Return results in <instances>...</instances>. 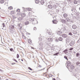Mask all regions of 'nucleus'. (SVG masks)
Segmentation results:
<instances>
[{
    "label": "nucleus",
    "mask_w": 80,
    "mask_h": 80,
    "mask_svg": "<svg viewBox=\"0 0 80 80\" xmlns=\"http://www.w3.org/2000/svg\"><path fill=\"white\" fill-rule=\"evenodd\" d=\"M61 22L62 23H65L66 22H72V21L71 20H70L69 18H66V19L65 20L62 19L61 21Z\"/></svg>",
    "instance_id": "f257e3e1"
},
{
    "label": "nucleus",
    "mask_w": 80,
    "mask_h": 80,
    "mask_svg": "<svg viewBox=\"0 0 80 80\" xmlns=\"http://www.w3.org/2000/svg\"><path fill=\"white\" fill-rule=\"evenodd\" d=\"M38 47L40 50H42V49H43V46H42V45L40 42H38Z\"/></svg>",
    "instance_id": "f03ea898"
},
{
    "label": "nucleus",
    "mask_w": 80,
    "mask_h": 80,
    "mask_svg": "<svg viewBox=\"0 0 80 80\" xmlns=\"http://www.w3.org/2000/svg\"><path fill=\"white\" fill-rule=\"evenodd\" d=\"M30 21H31V22H33V21H34V23H33V22H32V24L33 25H35L36 24V22H37V24L38 23V21L37 20H34V19L33 18H30L29 19Z\"/></svg>",
    "instance_id": "7ed1b4c3"
},
{
    "label": "nucleus",
    "mask_w": 80,
    "mask_h": 80,
    "mask_svg": "<svg viewBox=\"0 0 80 80\" xmlns=\"http://www.w3.org/2000/svg\"><path fill=\"white\" fill-rule=\"evenodd\" d=\"M10 32L12 33H13V34H15V33H16V32H15V30L14 29H10Z\"/></svg>",
    "instance_id": "20e7f679"
},
{
    "label": "nucleus",
    "mask_w": 80,
    "mask_h": 80,
    "mask_svg": "<svg viewBox=\"0 0 80 80\" xmlns=\"http://www.w3.org/2000/svg\"><path fill=\"white\" fill-rule=\"evenodd\" d=\"M20 9H18L17 10H16V12H18L17 13V14L18 15H20Z\"/></svg>",
    "instance_id": "39448f33"
},
{
    "label": "nucleus",
    "mask_w": 80,
    "mask_h": 80,
    "mask_svg": "<svg viewBox=\"0 0 80 80\" xmlns=\"http://www.w3.org/2000/svg\"><path fill=\"white\" fill-rule=\"evenodd\" d=\"M61 36L63 38H66V37H67V34H62L61 35Z\"/></svg>",
    "instance_id": "423d86ee"
},
{
    "label": "nucleus",
    "mask_w": 80,
    "mask_h": 80,
    "mask_svg": "<svg viewBox=\"0 0 80 80\" xmlns=\"http://www.w3.org/2000/svg\"><path fill=\"white\" fill-rule=\"evenodd\" d=\"M18 27H20V29H21L23 27L22 24L21 23L18 24Z\"/></svg>",
    "instance_id": "0eeeda50"
},
{
    "label": "nucleus",
    "mask_w": 80,
    "mask_h": 80,
    "mask_svg": "<svg viewBox=\"0 0 80 80\" xmlns=\"http://www.w3.org/2000/svg\"><path fill=\"white\" fill-rule=\"evenodd\" d=\"M66 65H67L68 67H69L70 66V65H71V62L70 61H68Z\"/></svg>",
    "instance_id": "6e6552de"
},
{
    "label": "nucleus",
    "mask_w": 80,
    "mask_h": 80,
    "mask_svg": "<svg viewBox=\"0 0 80 80\" xmlns=\"http://www.w3.org/2000/svg\"><path fill=\"white\" fill-rule=\"evenodd\" d=\"M48 42H51L53 41V39L50 38H48Z\"/></svg>",
    "instance_id": "1a4fd4ad"
},
{
    "label": "nucleus",
    "mask_w": 80,
    "mask_h": 80,
    "mask_svg": "<svg viewBox=\"0 0 80 80\" xmlns=\"http://www.w3.org/2000/svg\"><path fill=\"white\" fill-rule=\"evenodd\" d=\"M62 32L60 31L57 32V34L58 35H60V34H62Z\"/></svg>",
    "instance_id": "9d476101"
},
{
    "label": "nucleus",
    "mask_w": 80,
    "mask_h": 80,
    "mask_svg": "<svg viewBox=\"0 0 80 80\" xmlns=\"http://www.w3.org/2000/svg\"><path fill=\"white\" fill-rule=\"evenodd\" d=\"M70 39L68 38H66V43H67L68 42V43H69L70 42Z\"/></svg>",
    "instance_id": "9b49d317"
},
{
    "label": "nucleus",
    "mask_w": 80,
    "mask_h": 80,
    "mask_svg": "<svg viewBox=\"0 0 80 80\" xmlns=\"http://www.w3.org/2000/svg\"><path fill=\"white\" fill-rule=\"evenodd\" d=\"M68 16V15L67 13H64L63 14V17L64 18H66V17H67Z\"/></svg>",
    "instance_id": "f8f14e48"
},
{
    "label": "nucleus",
    "mask_w": 80,
    "mask_h": 80,
    "mask_svg": "<svg viewBox=\"0 0 80 80\" xmlns=\"http://www.w3.org/2000/svg\"><path fill=\"white\" fill-rule=\"evenodd\" d=\"M41 4L42 5H43L44 4V2L43 0H41L40 2Z\"/></svg>",
    "instance_id": "ddd939ff"
},
{
    "label": "nucleus",
    "mask_w": 80,
    "mask_h": 80,
    "mask_svg": "<svg viewBox=\"0 0 80 80\" xmlns=\"http://www.w3.org/2000/svg\"><path fill=\"white\" fill-rule=\"evenodd\" d=\"M29 24V22L28 21H27L24 22V24L25 25H28Z\"/></svg>",
    "instance_id": "4468645a"
},
{
    "label": "nucleus",
    "mask_w": 80,
    "mask_h": 80,
    "mask_svg": "<svg viewBox=\"0 0 80 80\" xmlns=\"http://www.w3.org/2000/svg\"><path fill=\"white\" fill-rule=\"evenodd\" d=\"M70 46H73L74 45V42H73L72 41L69 44Z\"/></svg>",
    "instance_id": "2eb2a0df"
},
{
    "label": "nucleus",
    "mask_w": 80,
    "mask_h": 80,
    "mask_svg": "<svg viewBox=\"0 0 80 80\" xmlns=\"http://www.w3.org/2000/svg\"><path fill=\"white\" fill-rule=\"evenodd\" d=\"M63 31H66L67 30V27H64L62 28Z\"/></svg>",
    "instance_id": "dca6fc26"
},
{
    "label": "nucleus",
    "mask_w": 80,
    "mask_h": 80,
    "mask_svg": "<svg viewBox=\"0 0 80 80\" xmlns=\"http://www.w3.org/2000/svg\"><path fill=\"white\" fill-rule=\"evenodd\" d=\"M48 7L49 8H50V9H52V8H53V7L51 5H49L48 6Z\"/></svg>",
    "instance_id": "f3484780"
},
{
    "label": "nucleus",
    "mask_w": 80,
    "mask_h": 80,
    "mask_svg": "<svg viewBox=\"0 0 80 80\" xmlns=\"http://www.w3.org/2000/svg\"><path fill=\"white\" fill-rule=\"evenodd\" d=\"M70 68L71 69H74V68H75V67L74 66L72 65H71L70 66Z\"/></svg>",
    "instance_id": "a211bd4d"
},
{
    "label": "nucleus",
    "mask_w": 80,
    "mask_h": 80,
    "mask_svg": "<svg viewBox=\"0 0 80 80\" xmlns=\"http://www.w3.org/2000/svg\"><path fill=\"white\" fill-rule=\"evenodd\" d=\"M77 27L75 25H73L72 26V28L73 29H75L77 28Z\"/></svg>",
    "instance_id": "6ab92c4d"
},
{
    "label": "nucleus",
    "mask_w": 80,
    "mask_h": 80,
    "mask_svg": "<svg viewBox=\"0 0 80 80\" xmlns=\"http://www.w3.org/2000/svg\"><path fill=\"white\" fill-rule=\"evenodd\" d=\"M5 2V0H1L0 1V3H3Z\"/></svg>",
    "instance_id": "aec40b11"
},
{
    "label": "nucleus",
    "mask_w": 80,
    "mask_h": 80,
    "mask_svg": "<svg viewBox=\"0 0 80 80\" xmlns=\"http://www.w3.org/2000/svg\"><path fill=\"white\" fill-rule=\"evenodd\" d=\"M26 14H25V13H22L21 14V16L22 17H25Z\"/></svg>",
    "instance_id": "412c9836"
},
{
    "label": "nucleus",
    "mask_w": 80,
    "mask_h": 80,
    "mask_svg": "<svg viewBox=\"0 0 80 80\" xmlns=\"http://www.w3.org/2000/svg\"><path fill=\"white\" fill-rule=\"evenodd\" d=\"M28 42L29 43H30V44H31V43H32V40L30 39H28Z\"/></svg>",
    "instance_id": "4be33fe9"
},
{
    "label": "nucleus",
    "mask_w": 80,
    "mask_h": 80,
    "mask_svg": "<svg viewBox=\"0 0 80 80\" xmlns=\"http://www.w3.org/2000/svg\"><path fill=\"white\" fill-rule=\"evenodd\" d=\"M58 40L59 41H62L63 40V38L62 37H59L58 38Z\"/></svg>",
    "instance_id": "5701e85b"
},
{
    "label": "nucleus",
    "mask_w": 80,
    "mask_h": 80,
    "mask_svg": "<svg viewBox=\"0 0 80 80\" xmlns=\"http://www.w3.org/2000/svg\"><path fill=\"white\" fill-rule=\"evenodd\" d=\"M76 57H80V53H79L78 52L76 53Z\"/></svg>",
    "instance_id": "b1692460"
},
{
    "label": "nucleus",
    "mask_w": 80,
    "mask_h": 80,
    "mask_svg": "<svg viewBox=\"0 0 80 80\" xmlns=\"http://www.w3.org/2000/svg\"><path fill=\"white\" fill-rule=\"evenodd\" d=\"M35 2L36 3H38L40 2V1H39V0H36Z\"/></svg>",
    "instance_id": "393cba45"
},
{
    "label": "nucleus",
    "mask_w": 80,
    "mask_h": 80,
    "mask_svg": "<svg viewBox=\"0 0 80 80\" xmlns=\"http://www.w3.org/2000/svg\"><path fill=\"white\" fill-rule=\"evenodd\" d=\"M48 35H50V36H52V32H48Z\"/></svg>",
    "instance_id": "a878e982"
},
{
    "label": "nucleus",
    "mask_w": 80,
    "mask_h": 80,
    "mask_svg": "<svg viewBox=\"0 0 80 80\" xmlns=\"http://www.w3.org/2000/svg\"><path fill=\"white\" fill-rule=\"evenodd\" d=\"M1 27H3V28H4V27H5V23H2V26H1Z\"/></svg>",
    "instance_id": "bb28decb"
},
{
    "label": "nucleus",
    "mask_w": 80,
    "mask_h": 80,
    "mask_svg": "<svg viewBox=\"0 0 80 80\" xmlns=\"http://www.w3.org/2000/svg\"><path fill=\"white\" fill-rule=\"evenodd\" d=\"M74 3V4H77V3H78V1H77V0H74L73 2Z\"/></svg>",
    "instance_id": "cd10ccee"
},
{
    "label": "nucleus",
    "mask_w": 80,
    "mask_h": 80,
    "mask_svg": "<svg viewBox=\"0 0 80 80\" xmlns=\"http://www.w3.org/2000/svg\"><path fill=\"white\" fill-rule=\"evenodd\" d=\"M8 9L9 10H12V9H13V7H12V6H10L8 8Z\"/></svg>",
    "instance_id": "c85d7f7f"
},
{
    "label": "nucleus",
    "mask_w": 80,
    "mask_h": 80,
    "mask_svg": "<svg viewBox=\"0 0 80 80\" xmlns=\"http://www.w3.org/2000/svg\"><path fill=\"white\" fill-rule=\"evenodd\" d=\"M58 53H59V52L56 53L54 54L53 55L54 56H57L58 55Z\"/></svg>",
    "instance_id": "c756f323"
},
{
    "label": "nucleus",
    "mask_w": 80,
    "mask_h": 80,
    "mask_svg": "<svg viewBox=\"0 0 80 80\" xmlns=\"http://www.w3.org/2000/svg\"><path fill=\"white\" fill-rule=\"evenodd\" d=\"M68 57H69V58H71V55L70 54H68Z\"/></svg>",
    "instance_id": "7c9ffc66"
},
{
    "label": "nucleus",
    "mask_w": 80,
    "mask_h": 80,
    "mask_svg": "<svg viewBox=\"0 0 80 80\" xmlns=\"http://www.w3.org/2000/svg\"><path fill=\"white\" fill-rule=\"evenodd\" d=\"M56 22V20H53L52 21V22L53 23H54V24H56V23L55 22Z\"/></svg>",
    "instance_id": "2f4dec72"
},
{
    "label": "nucleus",
    "mask_w": 80,
    "mask_h": 80,
    "mask_svg": "<svg viewBox=\"0 0 80 80\" xmlns=\"http://www.w3.org/2000/svg\"><path fill=\"white\" fill-rule=\"evenodd\" d=\"M73 34L74 35H76V34H77V32H73Z\"/></svg>",
    "instance_id": "473e14b6"
},
{
    "label": "nucleus",
    "mask_w": 80,
    "mask_h": 80,
    "mask_svg": "<svg viewBox=\"0 0 80 80\" xmlns=\"http://www.w3.org/2000/svg\"><path fill=\"white\" fill-rule=\"evenodd\" d=\"M27 10L28 11H31V8H28L27 9Z\"/></svg>",
    "instance_id": "72a5a7b5"
},
{
    "label": "nucleus",
    "mask_w": 80,
    "mask_h": 80,
    "mask_svg": "<svg viewBox=\"0 0 80 80\" xmlns=\"http://www.w3.org/2000/svg\"><path fill=\"white\" fill-rule=\"evenodd\" d=\"M14 28V26H13V25L11 26V28H12V29H13V28Z\"/></svg>",
    "instance_id": "f704fd0d"
},
{
    "label": "nucleus",
    "mask_w": 80,
    "mask_h": 80,
    "mask_svg": "<svg viewBox=\"0 0 80 80\" xmlns=\"http://www.w3.org/2000/svg\"><path fill=\"white\" fill-rule=\"evenodd\" d=\"M17 58H19V55L17 54Z\"/></svg>",
    "instance_id": "c9c22d12"
},
{
    "label": "nucleus",
    "mask_w": 80,
    "mask_h": 80,
    "mask_svg": "<svg viewBox=\"0 0 80 80\" xmlns=\"http://www.w3.org/2000/svg\"><path fill=\"white\" fill-rule=\"evenodd\" d=\"M64 58H65L66 60H68V58H67V57L66 56H64Z\"/></svg>",
    "instance_id": "e433bc0d"
},
{
    "label": "nucleus",
    "mask_w": 80,
    "mask_h": 80,
    "mask_svg": "<svg viewBox=\"0 0 80 80\" xmlns=\"http://www.w3.org/2000/svg\"><path fill=\"white\" fill-rule=\"evenodd\" d=\"M33 30H37V28L35 27H34L33 28Z\"/></svg>",
    "instance_id": "4c0bfd02"
},
{
    "label": "nucleus",
    "mask_w": 80,
    "mask_h": 80,
    "mask_svg": "<svg viewBox=\"0 0 80 80\" xmlns=\"http://www.w3.org/2000/svg\"><path fill=\"white\" fill-rule=\"evenodd\" d=\"M68 35H71V36H72V32H69L68 34Z\"/></svg>",
    "instance_id": "58836bf2"
},
{
    "label": "nucleus",
    "mask_w": 80,
    "mask_h": 80,
    "mask_svg": "<svg viewBox=\"0 0 80 80\" xmlns=\"http://www.w3.org/2000/svg\"><path fill=\"white\" fill-rule=\"evenodd\" d=\"M56 12H57L58 13H59V10L58 9H57Z\"/></svg>",
    "instance_id": "ea45409f"
},
{
    "label": "nucleus",
    "mask_w": 80,
    "mask_h": 80,
    "mask_svg": "<svg viewBox=\"0 0 80 80\" xmlns=\"http://www.w3.org/2000/svg\"><path fill=\"white\" fill-rule=\"evenodd\" d=\"M79 64H80V63L79 62H77L76 63V65L77 66H78L79 65Z\"/></svg>",
    "instance_id": "a19ab883"
},
{
    "label": "nucleus",
    "mask_w": 80,
    "mask_h": 80,
    "mask_svg": "<svg viewBox=\"0 0 80 80\" xmlns=\"http://www.w3.org/2000/svg\"><path fill=\"white\" fill-rule=\"evenodd\" d=\"M55 41L56 42H58V40L57 39H56L55 40Z\"/></svg>",
    "instance_id": "79ce46f5"
},
{
    "label": "nucleus",
    "mask_w": 80,
    "mask_h": 80,
    "mask_svg": "<svg viewBox=\"0 0 80 80\" xmlns=\"http://www.w3.org/2000/svg\"><path fill=\"white\" fill-rule=\"evenodd\" d=\"M28 69H29L30 70H32V69L30 67H28Z\"/></svg>",
    "instance_id": "37998d69"
},
{
    "label": "nucleus",
    "mask_w": 80,
    "mask_h": 80,
    "mask_svg": "<svg viewBox=\"0 0 80 80\" xmlns=\"http://www.w3.org/2000/svg\"><path fill=\"white\" fill-rule=\"evenodd\" d=\"M68 51V50L67 49H65L64 50V52H67Z\"/></svg>",
    "instance_id": "c03bdc74"
},
{
    "label": "nucleus",
    "mask_w": 80,
    "mask_h": 80,
    "mask_svg": "<svg viewBox=\"0 0 80 80\" xmlns=\"http://www.w3.org/2000/svg\"><path fill=\"white\" fill-rule=\"evenodd\" d=\"M73 49V48H71L69 49V50H72Z\"/></svg>",
    "instance_id": "a18cd8bd"
},
{
    "label": "nucleus",
    "mask_w": 80,
    "mask_h": 80,
    "mask_svg": "<svg viewBox=\"0 0 80 80\" xmlns=\"http://www.w3.org/2000/svg\"><path fill=\"white\" fill-rule=\"evenodd\" d=\"M80 40H79L77 42L78 43H80Z\"/></svg>",
    "instance_id": "49530a36"
},
{
    "label": "nucleus",
    "mask_w": 80,
    "mask_h": 80,
    "mask_svg": "<svg viewBox=\"0 0 80 80\" xmlns=\"http://www.w3.org/2000/svg\"><path fill=\"white\" fill-rule=\"evenodd\" d=\"M10 50V51H12L13 50V48H11Z\"/></svg>",
    "instance_id": "de8ad7c7"
},
{
    "label": "nucleus",
    "mask_w": 80,
    "mask_h": 80,
    "mask_svg": "<svg viewBox=\"0 0 80 80\" xmlns=\"http://www.w3.org/2000/svg\"><path fill=\"white\" fill-rule=\"evenodd\" d=\"M38 67H39L40 68H41V67H42V66H41V65H39V66H38Z\"/></svg>",
    "instance_id": "09e8293b"
},
{
    "label": "nucleus",
    "mask_w": 80,
    "mask_h": 80,
    "mask_svg": "<svg viewBox=\"0 0 80 80\" xmlns=\"http://www.w3.org/2000/svg\"><path fill=\"white\" fill-rule=\"evenodd\" d=\"M70 17H72L73 16V15H72V14H71L70 15Z\"/></svg>",
    "instance_id": "8fccbe9b"
},
{
    "label": "nucleus",
    "mask_w": 80,
    "mask_h": 80,
    "mask_svg": "<svg viewBox=\"0 0 80 80\" xmlns=\"http://www.w3.org/2000/svg\"><path fill=\"white\" fill-rule=\"evenodd\" d=\"M78 2L80 3V0H78Z\"/></svg>",
    "instance_id": "3c124183"
},
{
    "label": "nucleus",
    "mask_w": 80,
    "mask_h": 80,
    "mask_svg": "<svg viewBox=\"0 0 80 80\" xmlns=\"http://www.w3.org/2000/svg\"><path fill=\"white\" fill-rule=\"evenodd\" d=\"M42 70H43V69H42L41 70H39V71H42Z\"/></svg>",
    "instance_id": "603ef678"
},
{
    "label": "nucleus",
    "mask_w": 80,
    "mask_h": 80,
    "mask_svg": "<svg viewBox=\"0 0 80 80\" xmlns=\"http://www.w3.org/2000/svg\"><path fill=\"white\" fill-rule=\"evenodd\" d=\"M15 62H16L17 63L18 62V61L16 60H15Z\"/></svg>",
    "instance_id": "864d4df0"
},
{
    "label": "nucleus",
    "mask_w": 80,
    "mask_h": 80,
    "mask_svg": "<svg viewBox=\"0 0 80 80\" xmlns=\"http://www.w3.org/2000/svg\"><path fill=\"white\" fill-rule=\"evenodd\" d=\"M14 64H15V63H12V65H14Z\"/></svg>",
    "instance_id": "5fc2aeb1"
},
{
    "label": "nucleus",
    "mask_w": 80,
    "mask_h": 80,
    "mask_svg": "<svg viewBox=\"0 0 80 80\" xmlns=\"http://www.w3.org/2000/svg\"><path fill=\"white\" fill-rule=\"evenodd\" d=\"M16 60V59H13V60H14V61H15Z\"/></svg>",
    "instance_id": "6e6d98bb"
},
{
    "label": "nucleus",
    "mask_w": 80,
    "mask_h": 80,
    "mask_svg": "<svg viewBox=\"0 0 80 80\" xmlns=\"http://www.w3.org/2000/svg\"><path fill=\"white\" fill-rule=\"evenodd\" d=\"M76 53V52H73L74 53Z\"/></svg>",
    "instance_id": "4d7b16f0"
},
{
    "label": "nucleus",
    "mask_w": 80,
    "mask_h": 80,
    "mask_svg": "<svg viewBox=\"0 0 80 80\" xmlns=\"http://www.w3.org/2000/svg\"><path fill=\"white\" fill-rule=\"evenodd\" d=\"M21 60H22V62H23V60L22 59H21Z\"/></svg>",
    "instance_id": "13d9d810"
},
{
    "label": "nucleus",
    "mask_w": 80,
    "mask_h": 80,
    "mask_svg": "<svg viewBox=\"0 0 80 80\" xmlns=\"http://www.w3.org/2000/svg\"><path fill=\"white\" fill-rule=\"evenodd\" d=\"M6 3L7 4V3H5V4H4V5H5V4H6Z\"/></svg>",
    "instance_id": "bf43d9fd"
},
{
    "label": "nucleus",
    "mask_w": 80,
    "mask_h": 80,
    "mask_svg": "<svg viewBox=\"0 0 80 80\" xmlns=\"http://www.w3.org/2000/svg\"><path fill=\"white\" fill-rule=\"evenodd\" d=\"M31 48H32L33 49V47H31Z\"/></svg>",
    "instance_id": "052dcab7"
},
{
    "label": "nucleus",
    "mask_w": 80,
    "mask_h": 80,
    "mask_svg": "<svg viewBox=\"0 0 80 80\" xmlns=\"http://www.w3.org/2000/svg\"><path fill=\"white\" fill-rule=\"evenodd\" d=\"M2 70H1V69H0V71H2Z\"/></svg>",
    "instance_id": "680f3d73"
},
{
    "label": "nucleus",
    "mask_w": 80,
    "mask_h": 80,
    "mask_svg": "<svg viewBox=\"0 0 80 80\" xmlns=\"http://www.w3.org/2000/svg\"><path fill=\"white\" fill-rule=\"evenodd\" d=\"M73 10L72 9V10H71V11H73Z\"/></svg>",
    "instance_id": "e2e57ef3"
},
{
    "label": "nucleus",
    "mask_w": 80,
    "mask_h": 80,
    "mask_svg": "<svg viewBox=\"0 0 80 80\" xmlns=\"http://www.w3.org/2000/svg\"><path fill=\"white\" fill-rule=\"evenodd\" d=\"M46 76H47V75H46Z\"/></svg>",
    "instance_id": "0e129e2a"
},
{
    "label": "nucleus",
    "mask_w": 80,
    "mask_h": 80,
    "mask_svg": "<svg viewBox=\"0 0 80 80\" xmlns=\"http://www.w3.org/2000/svg\"><path fill=\"white\" fill-rule=\"evenodd\" d=\"M69 1H70V0H69Z\"/></svg>",
    "instance_id": "69168bd1"
},
{
    "label": "nucleus",
    "mask_w": 80,
    "mask_h": 80,
    "mask_svg": "<svg viewBox=\"0 0 80 80\" xmlns=\"http://www.w3.org/2000/svg\"><path fill=\"white\" fill-rule=\"evenodd\" d=\"M0 79H1V78L0 77Z\"/></svg>",
    "instance_id": "338daca9"
},
{
    "label": "nucleus",
    "mask_w": 80,
    "mask_h": 80,
    "mask_svg": "<svg viewBox=\"0 0 80 80\" xmlns=\"http://www.w3.org/2000/svg\"><path fill=\"white\" fill-rule=\"evenodd\" d=\"M50 50H51V49H50Z\"/></svg>",
    "instance_id": "774afa93"
}]
</instances>
